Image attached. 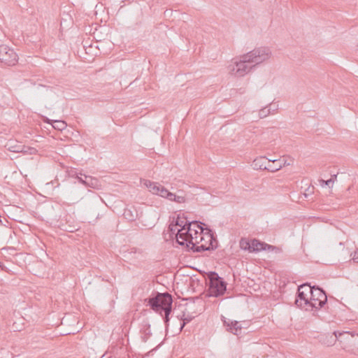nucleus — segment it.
I'll return each mask as SVG.
<instances>
[{
  "label": "nucleus",
  "mask_w": 358,
  "mask_h": 358,
  "mask_svg": "<svg viewBox=\"0 0 358 358\" xmlns=\"http://www.w3.org/2000/svg\"><path fill=\"white\" fill-rule=\"evenodd\" d=\"M50 120L49 119H48V118H47V120H46V121H45V122L49 123V122H50Z\"/></svg>",
  "instance_id": "43"
},
{
  "label": "nucleus",
  "mask_w": 358,
  "mask_h": 358,
  "mask_svg": "<svg viewBox=\"0 0 358 358\" xmlns=\"http://www.w3.org/2000/svg\"><path fill=\"white\" fill-rule=\"evenodd\" d=\"M186 243L182 245L187 252L194 253L203 252L215 250L217 247L213 245L216 241L213 231L208 227L203 226V230L197 236H193V234H185Z\"/></svg>",
  "instance_id": "2"
},
{
  "label": "nucleus",
  "mask_w": 358,
  "mask_h": 358,
  "mask_svg": "<svg viewBox=\"0 0 358 358\" xmlns=\"http://www.w3.org/2000/svg\"><path fill=\"white\" fill-rule=\"evenodd\" d=\"M208 287L207 296L218 297L222 296L226 290L227 283L215 271H209L206 278Z\"/></svg>",
  "instance_id": "5"
},
{
  "label": "nucleus",
  "mask_w": 358,
  "mask_h": 358,
  "mask_svg": "<svg viewBox=\"0 0 358 358\" xmlns=\"http://www.w3.org/2000/svg\"><path fill=\"white\" fill-rule=\"evenodd\" d=\"M337 174H333L331 175V178H334V182L336 180Z\"/></svg>",
  "instance_id": "40"
},
{
  "label": "nucleus",
  "mask_w": 358,
  "mask_h": 358,
  "mask_svg": "<svg viewBox=\"0 0 358 358\" xmlns=\"http://www.w3.org/2000/svg\"><path fill=\"white\" fill-rule=\"evenodd\" d=\"M193 319H194V317H192V316L185 317V313H183L182 315L181 316V317L180 319L182 321V322L180 323V330L181 331L185 327V325L187 323L190 322Z\"/></svg>",
  "instance_id": "25"
},
{
  "label": "nucleus",
  "mask_w": 358,
  "mask_h": 358,
  "mask_svg": "<svg viewBox=\"0 0 358 358\" xmlns=\"http://www.w3.org/2000/svg\"><path fill=\"white\" fill-rule=\"evenodd\" d=\"M268 164H271L268 158L262 156L256 158L252 162L255 169L267 170Z\"/></svg>",
  "instance_id": "13"
},
{
  "label": "nucleus",
  "mask_w": 358,
  "mask_h": 358,
  "mask_svg": "<svg viewBox=\"0 0 358 358\" xmlns=\"http://www.w3.org/2000/svg\"><path fill=\"white\" fill-rule=\"evenodd\" d=\"M271 113V104L266 106V107L262 108L259 111V116L260 118H264L267 117Z\"/></svg>",
  "instance_id": "23"
},
{
  "label": "nucleus",
  "mask_w": 358,
  "mask_h": 358,
  "mask_svg": "<svg viewBox=\"0 0 358 358\" xmlns=\"http://www.w3.org/2000/svg\"><path fill=\"white\" fill-rule=\"evenodd\" d=\"M277 110V108H272V107H271V110H272V111H275V110Z\"/></svg>",
  "instance_id": "42"
},
{
  "label": "nucleus",
  "mask_w": 358,
  "mask_h": 358,
  "mask_svg": "<svg viewBox=\"0 0 358 358\" xmlns=\"http://www.w3.org/2000/svg\"><path fill=\"white\" fill-rule=\"evenodd\" d=\"M202 243L203 244H206V245L209 244V242H208V238H206V236H204V240L203 241Z\"/></svg>",
  "instance_id": "39"
},
{
  "label": "nucleus",
  "mask_w": 358,
  "mask_h": 358,
  "mask_svg": "<svg viewBox=\"0 0 358 358\" xmlns=\"http://www.w3.org/2000/svg\"><path fill=\"white\" fill-rule=\"evenodd\" d=\"M251 250L250 252H256L262 250H266L275 248L274 246L268 245L264 242H262L257 239L251 240Z\"/></svg>",
  "instance_id": "12"
},
{
  "label": "nucleus",
  "mask_w": 358,
  "mask_h": 358,
  "mask_svg": "<svg viewBox=\"0 0 358 358\" xmlns=\"http://www.w3.org/2000/svg\"><path fill=\"white\" fill-rule=\"evenodd\" d=\"M320 181L322 182V185L324 184L325 185L331 187L334 183V178H330L327 180H321Z\"/></svg>",
  "instance_id": "33"
},
{
  "label": "nucleus",
  "mask_w": 358,
  "mask_h": 358,
  "mask_svg": "<svg viewBox=\"0 0 358 358\" xmlns=\"http://www.w3.org/2000/svg\"><path fill=\"white\" fill-rule=\"evenodd\" d=\"M0 62L7 66H13L17 62V55L7 46L0 47Z\"/></svg>",
  "instance_id": "7"
},
{
  "label": "nucleus",
  "mask_w": 358,
  "mask_h": 358,
  "mask_svg": "<svg viewBox=\"0 0 358 358\" xmlns=\"http://www.w3.org/2000/svg\"><path fill=\"white\" fill-rule=\"evenodd\" d=\"M241 249L250 252L251 241L242 238L239 242Z\"/></svg>",
  "instance_id": "20"
},
{
  "label": "nucleus",
  "mask_w": 358,
  "mask_h": 358,
  "mask_svg": "<svg viewBox=\"0 0 358 358\" xmlns=\"http://www.w3.org/2000/svg\"><path fill=\"white\" fill-rule=\"evenodd\" d=\"M309 311L319 310L327 302L326 292L319 286H315L310 296Z\"/></svg>",
  "instance_id": "6"
},
{
  "label": "nucleus",
  "mask_w": 358,
  "mask_h": 358,
  "mask_svg": "<svg viewBox=\"0 0 358 358\" xmlns=\"http://www.w3.org/2000/svg\"><path fill=\"white\" fill-rule=\"evenodd\" d=\"M270 162L273 164H268V167L267 168V171L270 172H275L280 170L282 167L289 166L293 163V159H268Z\"/></svg>",
  "instance_id": "10"
},
{
  "label": "nucleus",
  "mask_w": 358,
  "mask_h": 358,
  "mask_svg": "<svg viewBox=\"0 0 358 358\" xmlns=\"http://www.w3.org/2000/svg\"><path fill=\"white\" fill-rule=\"evenodd\" d=\"M315 287V285L312 287L310 285L309 283L306 282V283H303V284L301 285L298 289H301V291L303 289L304 293H306V294H308V296H310L311 292H313V290Z\"/></svg>",
  "instance_id": "21"
},
{
  "label": "nucleus",
  "mask_w": 358,
  "mask_h": 358,
  "mask_svg": "<svg viewBox=\"0 0 358 358\" xmlns=\"http://www.w3.org/2000/svg\"><path fill=\"white\" fill-rule=\"evenodd\" d=\"M66 123L63 120H55L52 127L54 129L62 131L66 127Z\"/></svg>",
  "instance_id": "24"
},
{
  "label": "nucleus",
  "mask_w": 358,
  "mask_h": 358,
  "mask_svg": "<svg viewBox=\"0 0 358 358\" xmlns=\"http://www.w3.org/2000/svg\"><path fill=\"white\" fill-rule=\"evenodd\" d=\"M270 159H274L273 157L269 158Z\"/></svg>",
  "instance_id": "44"
},
{
  "label": "nucleus",
  "mask_w": 358,
  "mask_h": 358,
  "mask_svg": "<svg viewBox=\"0 0 358 358\" xmlns=\"http://www.w3.org/2000/svg\"><path fill=\"white\" fill-rule=\"evenodd\" d=\"M275 129L274 127L266 128L261 134V138L262 140L268 141L270 140L269 136H275L276 134H274Z\"/></svg>",
  "instance_id": "19"
},
{
  "label": "nucleus",
  "mask_w": 358,
  "mask_h": 358,
  "mask_svg": "<svg viewBox=\"0 0 358 358\" xmlns=\"http://www.w3.org/2000/svg\"><path fill=\"white\" fill-rule=\"evenodd\" d=\"M173 222L176 227H180L176 234V243L180 245H183L184 243H186L187 241L185 239L186 238L185 234L192 231V225H196V227L201 230V231L203 230V226H206L204 223L200 221H189L187 217H181L180 215H178Z\"/></svg>",
  "instance_id": "3"
},
{
  "label": "nucleus",
  "mask_w": 358,
  "mask_h": 358,
  "mask_svg": "<svg viewBox=\"0 0 358 358\" xmlns=\"http://www.w3.org/2000/svg\"><path fill=\"white\" fill-rule=\"evenodd\" d=\"M166 199L171 201H174V199H176V194L169 192L168 194H166Z\"/></svg>",
  "instance_id": "35"
},
{
  "label": "nucleus",
  "mask_w": 358,
  "mask_h": 358,
  "mask_svg": "<svg viewBox=\"0 0 358 358\" xmlns=\"http://www.w3.org/2000/svg\"><path fill=\"white\" fill-rule=\"evenodd\" d=\"M123 217L129 222L135 221L138 217L137 210L134 206L125 208L123 213Z\"/></svg>",
  "instance_id": "15"
},
{
  "label": "nucleus",
  "mask_w": 358,
  "mask_h": 358,
  "mask_svg": "<svg viewBox=\"0 0 358 358\" xmlns=\"http://www.w3.org/2000/svg\"><path fill=\"white\" fill-rule=\"evenodd\" d=\"M169 192V191L167 189H166L164 186H162V187H160V191L159 192L158 195L163 198H166Z\"/></svg>",
  "instance_id": "32"
},
{
  "label": "nucleus",
  "mask_w": 358,
  "mask_h": 358,
  "mask_svg": "<svg viewBox=\"0 0 358 358\" xmlns=\"http://www.w3.org/2000/svg\"><path fill=\"white\" fill-rule=\"evenodd\" d=\"M352 259L355 263H358V250L355 252Z\"/></svg>",
  "instance_id": "36"
},
{
  "label": "nucleus",
  "mask_w": 358,
  "mask_h": 358,
  "mask_svg": "<svg viewBox=\"0 0 358 358\" xmlns=\"http://www.w3.org/2000/svg\"><path fill=\"white\" fill-rule=\"evenodd\" d=\"M155 182H152L149 180H145L144 182H143V185L145 186H146L148 189H149V191L150 192V189H152V185H154Z\"/></svg>",
  "instance_id": "34"
},
{
  "label": "nucleus",
  "mask_w": 358,
  "mask_h": 358,
  "mask_svg": "<svg viewBox=\"0 0 358 358\" xmlns=\"http://www.w3.org/2000/svg\"><path fill=\"white\" fill-rule=\"evenodd\" d=\"M0 268L1 271H7V268L0 262Z\"/></svg>",
  "instance_id": "38"
},
{
  "label": "nucleus",
  "mask_w": 358,
  "mask_h": 358,
  "mask_svg": "<svg viewBox=\"0 0 358 358\" xmlns=\"http://www.w3.org/2000/svg\"><path fill=\"white\" fill-rule=\"evenodd\" d=\"M192 228L193 229H199L198 227H196V225H192Z\"/></svg>",
  "instance_id": "41"
},
{
  "label": "nucleus",
  "mask_w": 358,
  "mask_h": 358,
  "mask_svg": "<svg viewBox=\"0 0 358 358\" xmlns=\"http://www.w3.org/2000/svg\"><path fill=\"white\" fill-rule=\"evenodd\" d=\"M357 333L350 331H338L337 337L338 341L339 342L341 347L345 351L350 352L353 342L355 335Z\"/></svg>",
  "instance_id": "8"
},
{
  "label": "nucleus",
  "mask_w": 358,
  "mask_h": 358,
  "mask_svg": "<svg viewBox=\"0 0 358 358\" xmlns=\"http://www.w3.org/2000/svg\"><path fill=\"white\" fill-rule=\"evenodd\" d=\"M85 176L84 185L87 187L96 188L99 186V180L90 176L83 175Z\"/></svg>",
  "instance_id": "16"
},
{
  "label": "nucleus",
  "mask_w": 358,
  "mask_h": 358,
  "mask_svg": "<svg viewBox=\"0 0 358 358\" xmlns=\"http://www.w3.org/2000/svg\"><path fill=\"white\" fill-rule=\"evenodd\" d=\"M0 47H1V45H0Z\"/></svg>",
  "instance_id": "45"
},
{
  "label": "nucleus",
  "mask_w": 358,
  "mask_h": 358,
  "mask_svg": "<svg viewBox=\"0 0 358 358\" xmlns=\"http://www.w3.org/2000/svg\"><path fill=\"white\" fill-rule=\"evenodd\" d=\"M271 51L268 48L261 47L250 51L241 56V59L235 61L229 65L228 70L231 75L242 77L249 72L250 68L247 63H255L259 64L269 59Z\"/></svg>",
  "instance_id": "1"
},
{
  "label": "nucleus",
  "mask_w": 358,
  "mask_h": 358,
  "mask_svg": "<svg viewBox=\"0 0 358 358\" xmlns=\"http://www.w3.org/2000/svg\"><path fill=\"white\" fill-rule=\"evenodd\" d=\"M200 231H199L196 229H192L191 234H193V236H197L199 234Z\"/></svg>",
  "instance_id": "37"
},
{
  "label": "nucleus",
  "mask_w": 358,
  "mask_h": 358,
  "mask_svg": "<svg viewBox=\"0 0 358 358\" xmlns=\"http://www.w3.org/2000/svg\"><path fill=\"white\" fill-rule=\"evenodd\" d=\"M162 185L157 182H155L152 185V189H150V192H152L153 194L158 195L159 192L160 191V187H162Z\"/></svg>",
  "instance_id": "30"
},
{
  "label": "nucleus",
  "mask_w": 358,
  "mask_h": 358,
  "mask_svg": "<svg viewBox=\"0 0 358 358\" xmlns=\"http://www.w3.org/2000/svg\"><path fill=\"white\" fill-rule=\"evenodd\" d=\"M109 358H111V357H109Z\"/></svg>",
  "instance_id": "46"
},
{
  "label": "nucleus",
  "mask_w": 358,
  "mask_h": 358,
  "mask_svg": "<svg viewBox=\"0 0 358 358\" xmlns=\"http://www.w3.org/2000/svg\"><path fill=\"white\" fill-rule=\"evenodd\" d=\"M352 347L350 348V352L352 354L358 355V334L357 333L356 335H355V338L353 340V342L352 343Z\"/></svg>",
  "instance_id": "22"
},
{
  "label": "nucleus",
  "mask_w": 358,
  "mask_h": 358,
  "mask_svg": "<svg viewBox=\"0 0 358 358\" xmlns=\"http://www.w3.org/2000/svg\"><path fill=\"white\" fill-rule=\"evenodd\" d=\"M185 197L183 195L181 194H176V199H174V201L178 203H182L185 202Z\"/></svg>",
  "instance_id": "31"
},
{
  "label": "nucleus",
  "mask_w": 358,
  "mask_h": 358,
  "mask_svg": "<svg viewBox=\"0 0 358 358\" xmlns=\"http://www.w3.org/2000/svg\"><path fill=\"white\" fill-rule=\"evenodd\" d=\"M145 302L152 310L162 315L165 308L172 307L173 296L168 292H157L145 299Z\"/></svg>",
  "instance_id": "4"
},
{
  "label": "nucleus",
  "mask_w": 358,
  "mask_h": 358,
  "mask_svg": "<svg viewBox=\"0 0 358 358\" xmlns=\"http://www.w3.org/2000/svg\"><path fill=\"white\" fill-rule=\"evenodd\" d=\"M176 226L174 224L173 222H171L169 226L168 231L170 233V236L171 238H173V236L176 237V234L177 233Z\"/></svg>",
  "instance_id": "29"
},
{
  "label": "nucleus",
  "mask_w": 358,
  "mask_h": 358,
  "mask_svg": "<svg viewBox=\"0 0 358 358\" xmlns=\"http://www.w3.org/2000/svg\"><path fill=\"white\" fill-rule=\"evenodd\" d=\"M338 331H334L331 334L326 336V340L323 341L324 344L327 346H331L335 344L338 341L337 337Z\"/></svg>",
  "instance_id": "18"
},
{
  "label": "nucleus",
  "mask_w": 358,
  "mask_h": 358,
  "mask_svg": "<svg viewBox=\"0 0 358 358\" xmlns=\"http://www.w3.org/2000/svg\"><path fill=\"white\" fill-rule=\"evenodd\" d=\"M222 320L227 331L236 336L241 334L242 327L239 322L226 318L224 316H222Z\"/></svg>",
  "instance_id": "9"
},
{
  "label": "nucleus",
  "mask_w": 358,
  "mask_h": 358,
  "mask_svg": "<svg viewBox=\"0 0 358 358\" xmlns=\"http://www.w3.org/2000/svg\"><path fill=\"white\" fill-rule=\"evenodd\" d=\"M21 152L31 155H36L37 152V150L34 148L24 145V149H23V150H22Z\"/></svg>",
  "instance_id": "28"
},
{
  "label": "nucleus",
  "mask_w": 358,
  "mask_h": 358,
  "mask_svg": "<svg viewBox=\"0 0 358 358\" xmlns=\"http://www.w3.org/2000/svg\"><path fill=\"white\" fill-rule=\"evenodd\" d=\"M70 175L72 177H76L80 183L84 185V180H85V176H83L84 174H83L81 173H78L76 171L71 170L70 171Z\"/></svg>",
  "instance_id": "27"
},
{
  "label": "nucleus",
  "mask_w": 358,
  "mask_h": 358,
  "mask_svg": "<svg viewBox=\"0 0 358 358\" xmlns=\"http://www.w3.org/2000/svg\"><path fill=\"white\" fill-rule=\"evenodd\" d=\"M309 300L310 296L306 294V293H304L303 289L301 291V289H298L295 300L296 305L301 308L305 309L306 310H309Z\"/></svg>",
  "instance_id": "11"
},
{
  "label": "nucleus",
  "mask_w": 358,
  "mask_h": 358,
  "mask_svg": "<svg viewBox=\"0 0 358 358\" xmlns=\"http://www.w3.org/2000/svg\"><path fill=\"white\" fill-rule=\"evenodd\" d=\"M172 312V307L171 308H165V311H164V315H162L164 319V322L165 323L166 327H167L169 326V322L170 320L169 315Z\"/></svg>",
  "instance_id": "26"
},
{
  "label": "nucleus",
  "mask_w": 358,
  "mask_h": 358,
  "mask_svg": "<svg viewBox=\"0 0 358 358\" xmlns=\"http://www.w3.org/2000/svg\"><path fill=\"white\" fill-rule=\"evenodd\" d=\"M5 147L8 150L13 152H21L23 149H24V145H23L21 142L15 141V140H9Z\"/></svg>",
  "instance_id": "14"
},
{
  "label": "nucleus",
  "mask_w": 358,
  "mask_h": 358,
  "mask_svg": "<svg viewBox=\"0 0 358 358\" xmlns=\"http://www.w3.org/2000/svg\"><path fill=\"white\" fill-rule=\"evenodd\" d=\"M141 340L143 342L145 343L152 335L150 324L147 323L143 326V328L141 330Z\"/></svg>",
  "instance_id": "17"
}]
</instances>
